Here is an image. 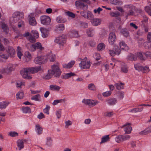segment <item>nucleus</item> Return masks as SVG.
<instances>
[{"instance_id":"obj_1","label":"nucleus","mask_w":151,"mask_h":151,"mask_svg":"<svg viewBox=\"0 0 151 151\" xmlns=\"http://www.w3.org/2000/svg\"><path fill=\"white\" fill-rule=\"evenodd\" d=\"M51 68V70H48V74L44 77L45 79H49L53 75L55 77L57 78H59L62 72L58 65H53L52 66Z\"/></svg>"},{"instance_id":"obj_2","label":"nucleus","mask_w":151,"mask_h":151,"mask_svg":"<svg viewBox=\"0 0 151 151\" xmlns=\"http://www.w3.org/2000/svg\"><path fill=\"white\" fill-rule=\"evenodd\" d=\"M89 2L88 0H80L76 1L75 5L76 6L82 8L83 10L85 11L88 8V6L86 3H89Z\"/></svg>"},{"instance_id":"obj_3","label":"nucleus","mask_w":151,"mask_h":151,"mask_svg":"<svg viewBox=\"0 0 151 151\" xmlns=\"http://www.w3.org/2000/svg\"><path fill=\"white\" fill-rule=\"evenodd\" d=\"M87 58L86 57L83 59L81 63L79 64V66L82 69H88L91 65V63L90 61L87 60Z\"/></svg>"},{"instance_id":"obj_4","label":"nucleus","mask_w":151,"mask_h":151,"mask_svg":"<svg viewBox=\"0 0 151 151\" xmlns=\"http://www.w3.org/2000/svg\"><path fill=\"white\" fill-rule=\"evenodd\" d=\"M20 73L23 78L28 79H32V77L28 75L30 73L29 71V68H23L20 71Z\"/></svg>"},{"instance_id":"obj_5","label":"nucleus","mask_w":151,"mask_h":151,"mask_svg":"<svg viewBox=\"0 0 151 151\" xmlns=\"http://www.w3.org/2000/svg\"><path fill=\"white\" fill-rule=\"evenodd\" d=\"M121 51V50L119 47L117 45H115L112 50H109V53L111 56H114L116 55H119Z\"/></svg>"},{"instance_id":"obj_6","label":"nucleus","mask_w":151,"mask_h":151,"mask_svg":"<svg viewBox=\"0 0 151 151\" xmlns=\"http://www.w3.org/2000/svg\"><path fill=\"white\" fill-rule=\"evenodd\" d=\"M47 60L46 56H38L35 59L34 62L37 64H40L46 63Z\"/></svg>"},{"instance_id":"obj_7","label":"nucleus","mask_w":151,"mask_h":151,"mask_svg":"<svg viewBox=\"0 0 151 151\" xmlns=\"http://www.w3.org/2000/svg\"><path fill=\"white\" fill-rule=\"evenodd\" d=\"M40 19L41 23L45 25H47L50 24L51 21V19L50 17L45 15L41 16Z\"/></svg>"},{"instance_id":"obj_8","label":"nucleus","mask_w":151,"mask_h":151,"mask_svg":"<svg viewBox=\"0 0 151 151\" xmlns=\"http://www.w3.org/2000/svg\"><path fill=\"white\" fill-rule=\"evenodd\" d=\"M66 36L62 35L61 36L57 37L55 40V42L58 43L60 45H63L66 42Z\"/></svg>"},{"instance_id":"obj_9","label":"nucleus","mask_w":151,"mask_h":151,"mask_svg":"<svg viewBox=\"0 0 151 151\" xmlns=\"http://www.w3.org/2000/svg\"><path fill=\"white\" fill-rule=\"evenodd\" d=\"M13 65L12 64H9L7 67L5 68H3L1 70V72L4 74H8L10 73L14 70Z\"/></svg>"},{"instance_id":"obj_10","label":"nucleus","mask_w":151,"mask_h":151,"mask_svg":"<svg viewBox=\"0 0 151 151\" xmlns=\"http://www.w3.org/2000/svg\"><path fill=\"white\" fill-rule=\"evenodd\" d=\"M31 50L35 51L36 49H39L40 51H42L44 49V47H42L41 44L40 42H37L32 44L30 46Z\"/></svg>"},{"instance_id":"obj_11","label":"nucleus","mask_w":151,"mask_h":151,"mask_svg":"<svg viewBox=\"0 0 151 151\" xmlns=\"http://www.w3.org/2000/svg\"><path fill=\"white\" fill-rule=\"evenodd\" d=\"M116 39V37L115 33L111 32L109 34L108 41L110 44L111 45H113Z\"/></svg>"},{"instance_id":"obj_12","label":"nucleus","mask_w":151,"mask_h":151,"mask_svg":"<svg viewBox=\"0 0 151 151\" xmlns=\"http://www.w3.org/2000/svg\"><path fill=\"white\" fill-rule=\"evenodd\" d=\"M29 73L34 74L37 73L42 70L41 66H38L34 67L29 68Z\"/></svg>"},{"instance_id":"obj_13","label":"nucleus","mask_w":151,"mask_h":151,"mask_svg":"<svg viewBox=\"0 0 151 151\" xmlns=\"http://www.w3.org/2000/svg\"><path fill=\"white\" fill-rule=\"evenodd\" d=\"M129 12L127 13V16L134 15V11L135 10V7L132 5H127V6Z\"/></svg>"},{"instance_id":"obj_14","label":"nucleus","mask_w":151,"mask_h":151,"mask_svg":"<svg viewBox=\"0 0 151 151\" xmlns=\"http://www.w3.org/2000/svg\"><path fill=\"white\" fill-rule=\"evenodd\" d=\"M24 58H23V61L24 62H29L32 58L31 54L29 52L27 51L25 53Z\"/></svg>"},{"instance_id":"obj_15","label":"nucleus","mask_w":151,"mask_h":151,"mask_svg":"<svg viewBox=\"0 0 151 151\" xmlns=\"http://www.w3.org/2000/svg\"><path fill=\"white\" fill-rule=\"evenodd\" d=\"M28 17L29 24L33 26L36 25L37 23L35 17L31 15H29Z\"/></svg>"},{"instance_id":"obj_16","label":"nucleus","mask_w":151,"mask_h":151,"mask_svg":"<svg viewBox=\"0 0 151 151\" xmlns=\"http://www.w3.org/2000/svg\"><path fill=\"white\" fill-rule=\"evenodd\" d=\"M130 124L129 123L126 124L124 125L122 127H126L124 129V131L125 132V134H129L131 132L132 129V127L130 126Z\"/></svg>"},{"instance_id":"obj_17","label":"nucleus","mask_w":151,"mask_h":151,"mask_svg":"<svg viewBox=\"0 0 151 151\" xmlns=\"http://www.w3.org/2000/svg\"><path fill=\"white\" fill-rule=\"evenodd\" d=\"M40 30L42 33V37L46 38L48 37V32L47 29L43 27H40Z\"/></svg>"},{"instance_id":"obj_18","label":"nucleus","mask_w":151,"mask_h":151,"mask_svg":"<svg viewBox=\"0 0 151 151\" xmlns=\"http://www.w3.org/2000/svg\"><path fill=\"white\" fill-rule=\"evenodd\" d=\"M82 102L86 105H88L89 106H95L94 101L93 100L83 99Z\"/></svg>"},{"instance_id":"obj_19","label":"nucleus","mask_w":151,"mask_h":151,"mask_svg":"<svg viewBox=\"0 0 151 151\" xmlns=\"http://www.w3.org/2000/svg\"><path fill=\"white\" fill-rule=\"evenodd\" d=\"M17 146L19 148V150H20L23 149L24 147V142L23 139H18L17 142Z\"/></svg>"},{"instance_id":"obj_20","label":"nucleus","mask_w":151,"mask_h":151,"mask_svg":"<svg viewBox=\"0 0 151 151\" xmlns=\"http://www.w3.org/2000/svg\"><path fill=\"white\" fill-rule=\"evenodd\" d=\"M119 46L121 49L124 50L126 51L129 50V47L124 42L122 41L120 42L119 43Z\"/></svg>"},{"instance_id":"obj_21","label":"nucleus","mask_w":151,"mask_h":151,"mask_svg":"<svg viewBox=\"0 0 151 151\" xmlns=\"http://www.w3.org/2000/svg\"><path fill=\"white\" fill-rule=\"evenodd\" d=\"M150 132H151V126L148 127L144 131L140 132L139 133V134L146 135Z\"/></svg>"},{"instance_id":"obj_22","label":"nucleus","mask_w":151,"mask_h":151,"mask_svg":"<svg viewBox=\"0 0 151 151\" xmlns=\"http://www.w3.org/2000/svg\"><path fill=\"white\" fill-rule=\"evenodd\" d=\"M7 51L11 57H13L15 54V50L12 47H8Z\"/></svg>"},{"instance_id":"obj_23","label":"nucleus","mask_w":151,"mask_h":151,"mask_svg":"<svg viewBox=\"0 0 151 151\" xmlns=\"http://www.w3.org/2000/svg\"><path fill=\"white\" fill-rule=\"evenodd\" d=\"M75 74L74 73L72 72H70L69 73L65 74L64 75H62L61 77L63 79H67L71 76H76Z\"/></svg>"},{"instance_id":"obj_24","label":"nucleus","mask_w":151,"mask_h":151,"mask_svg":"<svg viewBox=\"0 0 151 151\" xmlns=\"http://www.w3.org/2000/svg\"><path fill=\"white\" fill-rule=\"evenodd\" d=\"M75 62L74 61H72L68 64H63V68L66 69H69L71 68L74 64Z\"/></svg>"},{"instance_id":"obj_25","label":"nucleus","mask_w":151,"mask_h":151,"mask_svg":"<svg viewBox=\"0 0 151 151\" xmlns=\"http://www.w3.org/2000/svg\"><path fill=\"white\" fill-rule=\"evenodd\" d=\"M13 16L15 17L19 18V19L20 18L23 17L24 14L22 12H17L13 13Z\"/></svg>"},{"instance_id":"obj_26","label":"nucleus","mask_w":151,"mask_h":151,"mask_svg":"<svg viewBox=\"0 0 151 151\" xmlns=\"http://www.w3.org/2000/svg\"><path fill=\"white\" fill-rule=\"evenodd\" d=\"M101 20L100 19L97 18H93L91 22L93 25L97 26L100 24Z\"/></svg>"},{"instance_id":"obj_27","label":"nucleus","mask_w":151,"mask_h":151,"mask_svg":"<svg viewBox=\"0 0 151 151\" xmlns=\"http://www.w3.org/2000/svg\"><path fill=\"white\" fill-rule=\"evenodd\" d=\"M109 136V135H107L104 136L103 137H102L100 144H101L109 141L110 139Z\"/></svg>"},{"instance_id":"obj_28","label":"nucleus","mask_w":151,"mask_h":151,"mask_svg":"<svg viewBox=\"0 0 151 151\" xmlns=\"http://www.w3.org/2000/svg\"><path fill=\"white\" fill-rule=\"evenodd\" d=\"M106 101L109 105H114L117 102V100L114 98L107 99L106 100Z\"/></svg>"},{"instance_id":"obj_29","label":"nucleus","mask_w":151,"mask_h":151,"mask_svg":"<svg viewBox=\"0 0 151 151\" xmlns=\"http://www.w3.org/2000/svg\"><path fill=\"white\" fill-rule=\"evenodd\" d=\"M122 34L125 37H127L129 35V33L127 30L125 29H122L121 31Z\"/></svg>"},{"instance_id":"obj_30","label":"nucleus","mask_w":151,"mask_h":151,"mask_svg":"<svg viewBox=\"0 0 151 151\" xmlns=\"http://www.w3.org/2000/svg\"><path fill=\"white\" fill-rule=\"evenodd\" d=\"M9 104V103L7 102H0V109H2L5 108Z\"/></svg>"},{"instance_id":"obj_31","label":"nucleus","mask_w":151,"mask_h":151,"mask_svg":"<svg viewBox=\"0 0 151 151\" xmlns=\"http://www.w3.org/2000/svg\"><path fill=\"white\" fill-rule=\"evenodd\" d=\"M30 35L37 38L39 37V34L38 32L36 30H33L32 31Z\"/></svg>"},{"instance_id":"obj_32","label":"nucleus","mask_w":151,"mask_h":151,"mask_svg":"<svg viewBox=\"0 0 151 151\" xmlns=\"http://www.w3.org/2000/svg\"><path fill=\"white\" fill-rule=\"evenodd\" d=\"M1 27L3 31L6 34H7L9 32V29L7 25L4 23H2L1 24Z\"/></svg>"},{"instance_id":"obj_33","label":"nucleus","mask_w":151,"mask_h":151,"mask_svg":"<svg viewBox=\"0 0 151 151\" xmlns=\"http://www.w3.org/2000/svg\"><path fill=\"white\" fill-rule=\"evenodd\" d=\"M86 33L88 37H92L93 35V30L91 28L88 29H87Z\"/></svg>"},{"instance_id":"obj_34","label":"nucleus","mask_w":151,"mask_h":151,"mask_svg":"<svg viewBox=\"0 0 151 151\" xmlns=\"http://www.w3.org/2000/svg\"><path fill=\"white\" fill-rule=\"evenodd\" d=\"M93 18V15L91 12L89 11H88L86 18L89 20H92Z\"/></svg>"},{"instance_id":"obj_35","label":"nucleus","mask_w":151,"mask_h":151,"mask_svg":"<svg viewBox=\"0 0 151 151\" xmlns=\"http://www.w3.org/2000/svg\"><path fill=\"white\" fill-rule=\"evenodd\" d=\"M105 47V45L103 43L99 44L97 47V49L98 50L101 51L104 50Z\"/></svg>"},{"instance_id":"obj_36","label":"nucleus","mask_w":151,"mask_h":151,"mask_svg":"<svg viewBox=\"0 0 151 151\" xmlns=\"http://www.w3.org/2000/svg\"><path fill=\"white\" fill-rule=\"evenodd\" d=\"M50 87L52 90L59 91L60 88V87L56 85H51Z\"/></svg>"},{"instance_id":"obj_37","label":"nucleus","mask_w":151,"mask_h":151,"mask_svg":"<svg viewBox=\"0 0 151 151\" xmlns=\"http://www.w3.org/2000/svg\"><path fill=\"white\" fill-rule=\"evenodd\" d=\"M22 110L23 113L25 114L31 113V109L27 106L22 107Z\"/></svg>"},{"instance_id":"obj_38","label":"nucleus","mask_w":151,"mask_h":151,"mask_svg":"<svg viewBox=\"0 0 151 151\" xmlns=\"http://www.w3.org/2000/svg\"><path fill=\"white\" fill-rule=\"evenodd\" d=\"M70 35L73 37H77L78 36V32L76 31H72L70 32Z\"/></svg>"},{"instance_id":"obj_39","label":"nucleus","mask_w":151,"mask_h":151,"mask_svg":"<svg viewBox=\"0 0 151 151\" xmlns=\"http://www.w3.org/2000/svg\"><path fill=\"white\" fill-rule=\"evenodd\" d=\"M128 58L129 60L135 61L137 60V58L136 56L134 55L130 54L128 56Z\"/></svg>"},{"instance_id":"obj_40","label":"nucleus","mask_w":151,"mask_h":151,"mask_svg":"<svg viewBox=\"0 0 151 151\" xmlns=\"http://www.w3.org/2000/svg\"><path fill=\"white\" fill-rule=\"evenodd\" d=\"M124 83H116L114 85L116 87L117 89L120 90L121 89H123L124 88Z\"/></svg>"},{"instance_id":"obj_41","label":"nucleus","mask_w":151,"mask_h":151,"mask_svg":"<svg viewBox=\"0 0 151 151\" xmlns=\"http://www.w3.org/2000/svg\"><path fill=\"white\" fill-rule=\"evenodd\" d=\"M19 20V18L15 17L13 16L12 17L10 18V22L12 23H14L17 22Z\"/></svg>"},{"instance_id":"obj_42","label":"nucleus","mask_w":151,"mask_h":151,"mask_svg":"<svg viewBox=\"0 0 151 151\" xmlns=\"http://www.w3.org/2000/svg\"><path fill=\"white\" fill-rule=\"evenodd\" d=\"M47 57V59H49L50 62H53L55 60V55L54 54H50Z\"/></svg>"},{"instance_id":"obj_43","label":"nucleus","mask_w":151,"mask_h":151,"mask_svg":"<svg viewBox=\"0 0 151 151\" xmlns=\"http://www.w3.org/2000/svg\"><path fill=\"white\" fill-rule=\"evenodd\" d=\"M40 96L39 94L33 96L31 99L32 100H35L36 101H40Z\"/></svg>"},{"instance_id":"obj_44","label":"nucleus","mask_w":151,"mask_h":151,"mask_svg":"<svg viewBox=\"0 0 151 151\" xmlns=\"http://www.w3.org/2000/svg\"><path fill=\"white\" fill-rule=\"evenodd\" d=\"M143 53V52H142L137 53V56L140 59L145 60V58L143 56V55H144Z\"/></svg>"},{"instance_id":"obj_45","label":"nucleus","mask_w":151,"mask_h":151,"mask_svg":"<svg viewBox=\"0 0 151 151\" xmlns=\"http://www.w3.org/2000/svg\"><path fill=\"white\" fill-rule=\"evenodd\" d=\"M24 93L22 92L19 91L16 94L17 99H21L23 98Z\"/></svg>"},{"instance_id":"obj_46","label":"nucleus","mask_w":151,"mask_h":151,"mask_svg":"<svg viewBox=\"0 0 151 151\" xmlns=\"http://www.w3.org/2000/svg\"><path fill=\"white\" fill-rule=\"evenodd\" d=\"M78 23L79 25L83 28H87L88 26L87 23H86L85 22L81 21H79L78 22Z\"/></svg>"},{"instance_id":"obj_47","label":"nucleus","mask_w":151,"mask_h":151,"mask_svg":"<svg viewBox=\"0 0 151 151\" xmlns=\"http://www.w3.org/2000/svg\"><path fill=\"white\" fill-rule=\"evenodd\" d=\"M21 47L19 46L18 47L17 49V55L18 57L20 59L21 58V56L22 55V54L21 52Z\"/></svg>"},{"instance_id":"obj_48","label":"nucleus","mask_w":151,"mask_h":151,"mask_svg":"<svg viewBox=\"0 0 151 151\" xmlns=\"http://www.w3.org/2000/svg\"><path fill=\"white\" fill-rule=\"evenodd\" d=\"M8 134L9 136H10L11 137H14L18 136V133L15 132H9Z\"/></svg>"},{"instance_id":"obj_49","label":"nucleus","mask_w":151,"mask_h":151,"mask_svg":"<svg viewBox=\"0 0 151 151\" xmlns=\"http://www.w3.org/2000/svg\"><path fill=\"white\" fill-rule=\"evenodd\" d=\"M145 11L150 16H151V7L147 6L145 7Z\"/></svg>"},{"instance_id":"obj_50","label":"nucleus","mask_w":151,"mask_h":151,"mask_svg":"<svg viewBox=\"0 0 151 151\" xmlns=\"http://www.w3.org/2000/svg\"><path fill=\"white\" fill-rule=\"evenodd\" d=\"M122 135H118L115 138V140L118 143L120 142H122Z\"/></svg>"},{"instance_id":"obj_51","label":"nucleus","mask_w":151,"mask_h":151,"mask_svg":"<svg viewBox=\"0 0 151 151\" xmlns=\"http://www.w3.org/2000/svg\"><path fill=\"white\" fill-rule=\"evenodd\" d=\"M65 13L67 15L72 18H74L75 17V14L69 11H68L67 12H66Z\"/></svg>"},{"instance_id":"obj_52","label":"nucleus","mask_w":151,"mask_h":151,"mask_svg":"<svg viewBox=\"0 0 151 151\" xmlns=\"http://www.w3.org/2000/svg\"><path fill=\"white\" fill-rule=\"evenodd\" d=\"M36 127L37 128L38 134H41L42 131V128L40 127L39 125H36Z\"/></svg>"},{"instance_id":"obj_53","label":"nucleus","mask_w":151,"mask_h":151,"mask_svg":"<svg viewBox=\"0 0 151 151\" xmlns=\"http://www.w3.org/2000/svg\"><path fill=\"white\" fill-rule=\"evenodd\" d=\"M46 141V145H47L50 146H51L52 144V140L50 137L47 138Z\"/></svg>"},{"instance_id":"obj_54","label":"nucleus","mask_w":151,"mask_h":151,"mask_svg":"<svg viewBox=\"0 0 151 151\" xmlns=\"http://www.w3.org/2000/svg\"><path fill=\"white\" fill-rule=\"evenodd\" d=\"M50 108V106L48 105H46L45 108L43 109L44 112L47 114H49Z\"/></svg>"},{"instance_id":"obj_55","label":"nucleus","mask_w":151,"mask_h":151,"mask_svg":"<svg viewBox=\"0 0 151 151\" xmlns=\"http://www.w3.org/2000/svg\"><path fill=\"white\" fill-rule=\"evenodd\" d=\"M134 68L137 70H142V69L143 68V67L142 66L139 64H137L134 65Z\"/></svg>"},{"instance_id":"obj_56","label":"nucleus","mask_w":151,"mask_h":151,"mask_svg":"<svg viewBox=\"0 0 151 151\" xmlns=\"http://www.w3.org/2000/svg\"><path fill=\"white\" fill-rule=\"evenodd\" d=\"M36 38L30 35L29 38V40L31 42L34 43L36 42Z\"/></svg>"},{"instance_id":"obj_57","label":"nucleus","mask_w":151,"mask_h":151,"mask_svg":"<svg viewBox=\"0 0 151 151\" xmlns=\"http://www.w3.org/2000/svg\"><path fill=\"white\" fill-rule=\"evenodd\" d=\"M142 29L144 30L145 32H148V26L144 23H142Z\"/></svg>"},{"instance_id":"obj_58","label":"nucleus","mask_w":151,"mask_h":151,"mask_svg":"<svg viewBox=\"0 0 151 151\" xmlns=\"http://www.w3.org/2000/svg\"><path fill=\"white\" fill-rule=\"evenodd\" d=\"M121 70L123 73H127L128 70L127 66L126 65L122 66L121 68Z\"/></svg>"},{"instance_id":"obj_59","label":"nucleus","mask_w":151,"mask_h":151,"mask_svg":"<svg viewBox=\"0 0 151 151\" xmlns=\"http://www.w3.org/2000/svg\"><path fill=\"white\" fill-rule=\"evenodd\" d=\"M88 88L91 90L94 91L95 89V86L93 83L89 84L88 86Z\"/></svg>"},{"instance_id":"obj_60","label":"nucleus","mask_w":151,"mask_h":151,"mask_svg":"<svg viewBox=\"0 0 151 151\" xmlns=\"http://www.w3.org/2000/svg\"><path fill=\"white\" fill-rule=\"evenodd\" d=\"M110 2L112 4L116 5H119L120 2L118 0H110Z\"/></svg>"},{"instance_id":"obj_61","label":"nucleus","mask_w":151,"mask_h":151,"mask_svg":"<svg viewBox=\"0 0 151 151\" xmlns=\"http://www.w3.org/2000/svg\"><path fill=\"white\" fill-rule=\"evenodd\" d=\"M72 122L70 120L65 121V128H68L69 126L72 125Z\"/></svg>"},{"instance_id":"obj_62","label":"nucleus","mask_w":151,"mask_h":151,"mask_svg":"<svg viewBox=\"0 0 151 151\" xmlns=\"http://www.w3.org/2000/svg\"><path fill=\"white\" fill-rule=\"evenodd\" d=\"M111 93V91H107L104 92L102 93L103 95L105 97H107L110 96Z\"/></svg>"},{"instance_id":"obj_63","label":"nucleus","mask_w":151,"mask_h":151,"mask_svg":"<svg viewBox=\"0 0 151 151\" xmlns=\"http://www.w3.org/2000/svg\"><path fill=\"white\" fill-rule=\"evenodd\" d=\"M65 27L63 24H60L57 27V29L59 31H61L64 29Z\"/></svg>"},{"instance_id":"obj_64","label":"nucleus","mask_w":151,"mask_h":151,"mask_svg":"<svg viewBox=\"0 0 151 151\" xmlns=\"http://www.w3.org/2000/svg\"><path fill=\"white\" fill-rule=\"evenodd\" d=\"M144 55H145L146 58H150L151 57V52L147 51L146 53H143Z\"/></svg>"}]
</instances>
